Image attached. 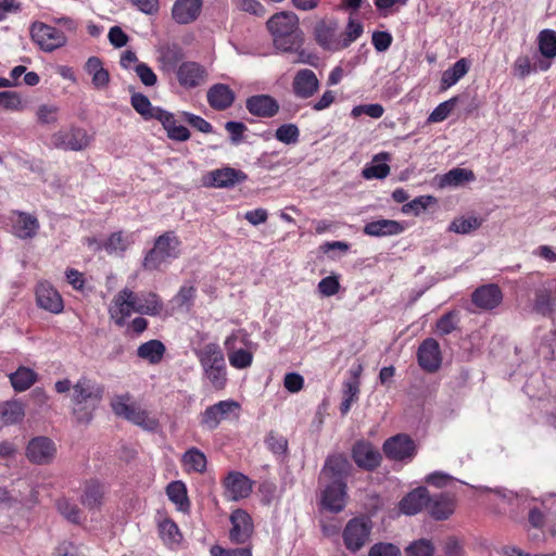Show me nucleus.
<instances>
[{
	"mask_svg": "<svg viewBox=\"0 0 556 556\" xmlns=\"http://www.w3.org/2000/svg\"><path fill=\"white\" fill-rule=\"evenodd\" d=\"M230 522L229 540L233 544H245L254 532L251 516L245 510L236 509L230 515Z\"/></svg>",
	"mask_w": 556,
	"mask_h": 556,
	"instance_id": "4468645a",
	"label": "nucleus"
},
{
	"mask_svg": "<svg viewBox=\"0 0 556 556\" xmlns=\"http://www.w3.org/2000/svg\"><path fill=\"white\" fill-rule=\"evenodd\" d=\"M404 231L401 223L392 219L374 220L365 225L364 232L371 237L400 235Z\"/></svg>",
	"mask_w": 556,
	"mask_h": 556,
	"instance_id": "473e14b6",
	"label": "nucleus"
},
{
	"mask_svg": "<svg viewBox=\"0 0 556 556\" xmlns=\"http://www.w3.org/2000/svg\"><path fill=\"white\" fill-rule=\"evenodd\" d=\"M417 358L419 366L428 371L435 372L442 364L440 345L437 340L428 338L418 348Z\"/></svg>",
	"mask_w": 556,
	"mask_h": 556,
	"instance_id": "2eb2a0df",
	"label": "nucleus"
},
{
	"mask_svg": "<svg viewBox=\"0 0 556 556\" xmlns=\"http://www.w3.org/2000/svg\"><path fill=\"white\" fill-rule=\"evenodd\" d=\"M481 226V220L477 217H458L448 226V230L455 233L466 235Z\"/></svg>",
	"mask_w": 556,
	"mask_h": 556,
	"instance_id": "603ef678",
	"label": "nucleus"
},
{
	"mask_svg": "<svg viewBox=\"0 0 556 556\" xmlns=\"http://www.w3.org/2000/svg\"><path fill=\"white\" fill-rule=\"evenodd\" d=\"M383 452L391 459L404 460L415 455L416 446L408 435L397 434L384 442Z\"/></svg>",
	"mask_w": 556,
	"mask_h": 556,
	"instance_id": "dca6fc26",
	"label": "nucleus"
},
{
	"mask_svg": "<svg viewBox=\"0 0 556 556\" xmlns=\"http://www.w3.org/2000/svg\"><path fill=\"white\" fill-rule=\"evenodd\" d=\"M434 551L433 543L427 539L416 540L405 548L407 556H433Z\"/></svg>",
	"mask_w": 556,
	"mask_h": 556,
	"instance_id": "5fc2aeb1",
	"label": "nucleus"
},
{
	"mask_svg": "<svg viewBox=\"0 0 556 556\" xmlns=\"http://www.w3.org/2000/svg\"><path fill=\"white\" fill-rule=\"evenodd\" d=\"M139 77L140 81L148 87L154 86L157 81L155 73L146 63H140L135 66L134 71Z\"/></svg>",
	"mask_w": 556,
	"mask_h": 556,
	"instance_id": "69168bd1",
	"label": "nucleus"
},
{
	"mask_svg": "<svg viewBox=\"0 0 556 556\" xmlns=\"http://www.w3.org/2000/svg\"><path fill=\"white\" fill-rule=\"evenodd\" d=\"M59 514L68 522L80 525L85 519L83 510L75 502L67 497H61L55 502Z\"/></svg>",
	"mask_w": 556,
	"mask_h": 556,
	"instance_id": "4c0bfd02",
	"label": "nucleus"
},
{
	"mask_svg": "<svg viewBox=\"0 0 556 556\" xmlns=\"http://www.w3.org/2000/svg\"><path fill=\"white\" fill-rule=\"evenodd\" d=\"M240 409V404L235 400L219 401L207 406L200 414V425L204 430L213 431L217 429L223 421L239 419Z\"/></svg>",
	"mask_w": 556,
	"mask_h": 556,
	"instance_id": "39448f33",
	"label": "nucleus"
},
{
	"mask_svg": "<svg viewBox=\"0 0 556 556\" xmlns=\"http://www.w3.org/2000/svg\"><path fill=\"white\" fill-rule=\"evenodd\" d=\"M36 300L39 307L59 314L63 311V300L60 293L48 282H40L36 289Z\"/></svg>",
	"mask_w": 556,
	"mask_h": 556,
	"instance_id": "5701e85b",
	"label": "nucleus"
},
{
	"mask_svg": "<svg viewBox=\"0 0 556 556\" xmlns=\"http://www.w3.org/2000/svg\"><path fill=\"white\" fill-rule=\"evenodd\" d=\"M247 174L232 167H223L211 170L205 176V184L214 188H229L245 181Z\"/></svg>",
	"mask_w": 556,
	"mask_h": 556,
	"instance_id": "a211bd4d",
	"label": "nucleus"
},
{
	"mask_svg": "<svg viewBox=\"0 0 556 556\" xmlns=\"http://www.w3.org/2000/svg\"><path fill=\"white\" fill-rule=\"evenodd\" d=\"M533 311L541 315H547L552 311V294L547 289H538L533 303Z\"/></svg>",
	"mask_w": 556,
	"mask_h": 556,
	"instance_id": "13d9d810",
	"label": "nucleus"
},
{
	"mask_svg": "<svg viewBox=\"0 0 556 556\" xmlns=\"http://www.w3.org/2000/svg\"><path fill=\"white\" fill-rule=\"evenodd\" d=\"M211 556H252L251 546L238 548H223L219 545H214L210 549Z\"/></svg>",
	"mask_w": 556,
	"mask_h": 556,
	"instance_id": "0e129e2a",
	"label": "nucleus"
},
{
	"mask_svg": "<svg viewBox=\"0 0 556 556\" xmlns=\"http://www.w3.org/2000/svg\"><path fill=\"white\" fill-rule=\"evenodd\" d=\"M163 309V303L155 293H144L139 296L137 313L155 316Z\"/></svg>",
	"mask_w": 556,
	"mask_h": 556,
	"instance_id": "49530a36",
	"label": "nucleus"
},
{
	"mask_svg": "<svg viewBox=\"0 0 556 556\" xmlns=\"http://www.w3.org/2000/svg\"><path fill=\"white\" fill-rule=\"evenodd\" d=\"M59 108L54 104H41L37 112V118L41 124H54L58 121Z\"/></svg>",
	"mask_w": 556,
	"mask_h": 556,
	"instance_id": "052dcab7",
	"label": "nucleus"
},
{
	"mask_svg": "<svg viewBox=\"0 0 556 556\" xmlns=\"http://www.w3.org/2000/svg\"><path fill=\"white\" fill-rule=\"evenodd\" d=\"M434 201L431 195L417 197L410 202L405 203L402 206V212L406 215L413 214L418 216L421 212L426 211L430 203Z\"/></svg>",
	"mask_w": 556,
	"mask_h": 556,
	"instance_id": "4d7b16f0",
	"label": "nucleus"
},
{
	"mask_svg": "<svg viewBox=\"0 0 556 556\" xmlns=\"http://www.w3.org/2000/svg\"><path fill=\"white\" fill-rule=\"evenodd\" d=\"M93 137L80 127L60 129L51 137L52 144L65 151H83L92 142Z\"/></svg>",
	"mask_w": 556,
	"mask_h": 556,
	"instance_id": "0eeeda50",
	"label": "nucleus"
},
{
	"mask_svg": "<svg viewBox=\"0 0 556 556\" xmlns=\"http://www.w3.org/2000/svg\"><path fill=\"white\" fill-rule=\"evenodd\" d=\"M111 407L116 416L123 417L146 430H155L159 426L155 418L131 402L129 394L114 396L111 401Z\"/></svg>",
	"mask_w": 556,
	"mask_h": 556,
	"instance_id": "20e7f679",
	"label": "nucleus"
},
{
	"mask_svg": "<svg viewBox=\"0 0 556 556\" xmlns=\"http://www.w3.org/2000/svg\"><path fill=\"white\" fill-rule=\"evenodd\" d=\"M252 481L241 472L231 471L224 480L225 496L230 501H240L252 492Z\"/></svg>",
	"mask_w": 556,
	"mask_h": 556,
	"instance_id": "6ab92c4d",
	"label": "nucleus"
},
{
	"mask_svg": "<svg viewBox=\"0 0 556 556\" xmlns=\"http://www.w3.org/2000/svg\"><path fill=\"white\" fill-rule=\"evenodd\" d=\"M27 102L15 91H0V110L22 112L26 109Z\"/></svg>",
	"mask_w": 556,
	"mask_h": 556,
	"instance_id": "09e8293b",
	"label": "nucleus"
},
{
	"mask_svg": "<svg viewBox=\"0 0 556 556\" xmlns=\"http://www.w3.org/2000/svg\"><path fill=\"white\" fill-rule=\"evenodd\" d=\"M182 463L188 471L204 472L206 469V456L198 448L188 450L182 456Z\"/></svg>",
	"mask_w": 556,
	"mask_h": 556,
	"instance_id": "de8ad7c7",
	"label": "nucleus"
},
{
	"mask_svg": "<svg viewBox=\"0 0 556 556\" xmlns=\"http://www.w3.org/2000/svg\"><path fill=\"white\" fill-rule=\"evenodd\" d=\"M159 532L164 544L169 547H176L182 541V534L172 519L162 520L159 523Z\"/></svg>",
	"mask_w": 556,
	"mask_h": 556,
	"instance_id": "37998d69",
	"label": "nucleus"
},
{
	"mask_svg": "<svg viewBox=\"0 0 556 556\" xmlns=\"http://www.w3.org/2000/svg\"><path fill=\"white\" fill-rule=\"evenodd\" d=\"M29 33L31 40L45 52H53L67 43L62 30L42 22H34Z\"/></svg>",
	"mask_w": 556,
	"mask_h": 556,
	"instance_id": "423d86ee",
	"label": "nucleus"
},
{
	"mask_svg": "<svg viewBox=\"0 0 556 556\" xmlns=\"http://www.w3.org/2000/svg\"><path fill=\"white\" fill-rule=\"evenodd\" d=\"M372 523L369 518L351 519L342 533L345 547L353 553L359 551L369 541Z\"/></svg>",
	"mask_w": 556,
	"mask_h": 556,
	"instance_id": "6e6552de",
	"label": "nucleus"
},
{
	"mask_svg": "<svg viewBox=\"0 0 556 556\" xmlns=\"http://www.w3.org/2000/svg\"><path fill=\"white\" fill-rule=\"evenodd\" d=\"M241 338V342L245 346H250L245 340V334L241 331L232 332L224 342L225 349L228 354L230 365L237 369H245L252 365L253 352L248 349H237L236 342Z\"/></svg>",
	"mask_w": 556,
	"mask_h": 556,
	"instance_id": "9d476101",
	"label": "nucleus"
},
{
	"mask_svg": "<svg viewBox=\"0 0 556 556\" xmlns=\"http://www.w3.org/2000/svg\"><path fill=\"white\" fill-rule=\"evenodd\" d=\"M355 372L354 378L345 381L343 383V400L340 406V410L342 415H346L351 409L353 403L358 400L359 396V381H358V372Z\"/></svg>",
	"mask_w": 556,
	"mask_h": 556,
	"instance_id": "a19ab883",
	"label": "nucleus"
},
{
	"mask_svg": "<svg viewBox=\"0 0 556 556\" xmlns=\"http://www.w3.org/2000/svg\"><path fill=\"white\" fill-rule=\"evenodd\" d=\"M362 34L363 25L351 17L345 30L340 33V43L342 45V50L348 48L352 42L359 38Z\"/></svg>",
	"mask_w": 556,
	"mask_h": 556,
	"instance_id": "864d4df0",
	"label": "nucleus"
},
{
	"mask_svg": "<svg viewBox=\"0 0 556 556\" xmlns=\"http://www.w3.org/2000/svg\"><path fill=\"white\" fill-rule=\"evenodd\" d=\"M10 222L13 235L24 240L34 238L40 227L37 217L25 212H12Z\"/></svg>",
	"mask_w": 556,
	"mask_h": 556,
	"instance_id": "412c9836",
	"label": "nucleus"
},
{
	"mask_svg": "<svg viewBox=\"0 0 556 556\" xmlns=\"http://www.w3.org/2000/svg\"><path fill=\"white\" fill-rule=\"evenodd\" d=\"M267 28L278 50L292 52L302 46L303 33L299 26V17L293 12L276 13L267 21Z\"/></svg>",
	"mask_w": 556,
	"mask_h": 556,
	"instance_id": "f257e3e1",
	"label": "nucleus"
},
{
	"mask_svg": "<svg viewBox=\"0 0 556 556\" xmlns=\"http://www.w3.org/2000/svg\"><path fill=\"white\" fill-rule=\"evenodd\" d=\"M36 380V372L27 367H20L15 372L10 375L12 387L18 392L29 389Z\"/></svg>",
	"mask_w": 556,
	"mask_h": 556,
	"instance_id": "c03bdc74",
	"label": "nucleus"
},
{
	"mask_svg": "<svg viewBox=\"0 0 556 556\" xmlns=\"http://www.w3.org/2000/svg\"><path fill=\"white\" fill-rule=\"evenodd\" d=\"M168 498L177 506L180 511H188L190 502L187 495V488L182 481H173L166 486Z\"/></svg>",
	"mask_w": 556,
	"mask_h": 556,
	"instance_id": "58836bf2",
	"label": "nucleus"
},
{
	"mask_svg": "<svg viewBox=\"0 0 556 556\" xmlns=\"http://www.w3.org/2000/svg\"><path fill=\"white\" fill-rule=\"evenodd\" d=\"M195 298V288L192 286H182L175 296V301L181 307L189 308Z\"/></svg>",
	"mask_w": 556,
	"mask_h": 556,
	"instance_id": "774afa93",
	"label": "nucleus"
},
{
	"mask_svg": "<svg viewBox=\"0 0 556 556\" xmlns=\"http://www.w3.org/2000/svg\"><path fill=\"white\" fill-rule=\"evenodd\" d=\"M340 283L337 277L328 276L318 283V291L323 296H332L338 293Z\"/></svg>",
	"mask_w": 556,
	"mask_h": 556,
	"instance_id": "338daca9",
	"label": "nucleus"
},
{
	"mask_svg": "<svg viewBox=\"0 0 556 556\" xmlns=\"http://www.w3.org/2000/svg\"><path fill=\"white\" fill-rule=\"evenodd\" d=\"M351 465L344 455L338 454L329 456L321 471V478L343 481L349 473Z\"/></svg>",
	"mask_w": 556,
	"mask_h": 556,
	"instance_id": "7c9ffc66",
	"label": "nucleus"
},
{
	"mask_svg": "<svg viewBox=\"0 0 556 556\" xmlns=\"http://www.w3.org/2000/svg\"><path fill=\"white\" fill-rule=\"evenodd\" d=\"M247 110L254 116L271 117L278 110V102L270 96L257 94L252 96L247 100Z\"/></svg>",
	"mask_w": 556,
	"mask_h": 556,
	"instance_id": "bb28decb",
	"label": "nucleus"
},
{
	"mask_svg": "<svg viewBox=\"0 0 556 556\" xmlns=\"http://www.w3.org/2000/svg\"><path fill=\"white\" fill-rule=\"evenodd\" d=\"M131 105L144 119H154V115H156V111H160L161 108L152 106L148 97L142 93H134L131 96Z\"/></svg>",
	"mask_w": 556,
	"mask_h": 556,
	"instance_id": "8fccbe9b",
	"label": "nucleus"
},
{
	"mask_svg": "<svg viewBox=\"0 0 556 556\" xmlns=\"http://www.w3.org/2000/svg\"><path fill=\"white\" fill-rule=\"evenodd\" d=\"M104 486L98 481L89 480L83 485L79 501L88 510H99L104 503Z\"/></svg>",
	"mask_w": 556,
	"mask_h": 556,
	"instance_id": "a878e982",
	"label": "nucleus"
},
{
	"mask_svg": "<svg viewBox=\"0 0 556 556\" xmlns=\"http://www.w3.org/2000/svg\"><path fill=\"white\" fill-rule=\"evenodd\" d=\"M139 295L125 288L114 296L109 309L110 316L116 325L123 326L131 313H137Z\"/></svg>",
	"mask_w": 556,
	"mask_h": 556,
	"instance_id": "1a4fd4ad",
	"label": "nucleus"
},
{
	"mask_svg": "<svg viewBox=\"0 0 556 556\" xmlns=\"http://www.w3.org/2000/svg\"><path fill=\"white\" fill-rule=\"evenodd\" d=\"M178 83L184 88H195L204 84L207 79L205 67L197 62H182L176 72Z\"/></svg>",
	"mask_w": 556,
	"mask_h": 556,
	"instance_id": "f3484780",
	"label": "nucleus"
},
{
	"mask_svg": "<svg viewBox=\"0 0 556 556\" xmlns=\"http://www.w3.org/2000/svg\"><path fill=\"white\" fill-rule=\"evenodd\" d=\"M195 355L203 369L204 378L210 382L213 389L220 391L226 388L227 366L224 353L218 344L207 343L195 351Z\"/></svg>",
	"mask_w": 556,
	"mask_h": 556,
	"instance_id": "f03ea898",
	"label": "nucleus"
},
{
	"mask_svg": "<svg viewBox=\"0 0 556 556\" xmlns=\"http://www.w3.org/2000/svg\"><path fill=\"white\" fill-rule=\"evenodd\" d=\"M469 67L470 62L467 59H459L452 67L443 72L441 77V89L446 90L459 81L468 73Z\"/></svg>",
	"mask_w": 556,
	"mask_h": 556,
	"instance_id": "72a5a7b5",
	"label": "nucleus"
},
{
	"mask_svg": "<svg viewBox=\"0 0 556 556\" xmlns=\"http://www.w3.org/2000/svg\"><path fill=\"white\" fill-rule=\"evenodd\" d=\"M86 72L92 77V85L96 89H104L110 81L109 72L103 67L101 60L91 56L85 65Z\"/></svg>",
	"mask_w": 556,
	"mask_h": 556,
	"instance_id": "f704fd0d",
	"label": "nucleus"
},
{
	"mask_svg": "<svg viewBox=\"0 0 556 556\" xmlns=\"http://www.w3.org/2000/svg\"><path fill=\"white\" fill-rule=\"evenodd\" d=\"M456 103V98H452L447 101L440 103L429 115L428 122L430 123H439L448 117L454 105Z\"/></svg>",
	"mask_w": 556,
	"mask_h": 556,
	"instance_id": "bf43d9fd",
	"label": "nucleus"
},
{
	"mask_svg": "<svg viewBox=\"0 0 556 556\" xmlns=\"http://www.w3.org/2000/svg\"><path fill=\"white\" fill-rule=\"evenodd\" d=\"M472 303L482 309H493L503 300V293L494 283L484 285L476 289L471 295Z\"/></svg>",
	"mask_w": 556,
	"mask_h": 556,
	"instance_id": "393cba45",
	"label": "nucleus"
},
{
	"mask_svg": "<svg viewBox=\"0 0 556 556\" xmlns=\"http://www.w3.org/2000/svg\"><path fill=\"white\" fill-rule=\"evenodd\" d=\"M475 180V174L472 170L467 168H453L446 174L442 175L439 179V186L445 187H458L466 182Z\"/></svg>",
	"mask_w": 556,
	"mask_h": 556,
	"instance_id": "e433bc0d",
	"label": "nucleus"
},
{
	"mask_svg": "<svg viewBox=\"0 0 556 556\" xmlns=\"http://www.w3.org/2000/svg\"><path fill=\"white\" fill-rule=\"evenodd\" d=\"M165 351L166 348L160 340H150L139 345L137 355L150 364L156 365L162 361Z\"/></svg>",
	"mask_w": 556,
	"mask_h": 556,
	"instance_id": "c9c22d12",
	"label": "nucleus"
},
{
	"mask_svg": "<svg viewBox=\"0 0 556 556\" xmlns=\"http://www.w3.org/2000/svg\"><path fill=\"white\" fill-rule=\"evenodd\" d=\"M266 444L268 448L277 455L285 454L288 450L287 439L283 435H280L275 432H270L268 434V437L266 438Z\"/></svg>",
	"mask_w": 556,
	"mask_h": 556,
	"instance_id": "680f3d73",
	"label": "nucleus"
},
{
	"mask_svg": "<svg viewBox=\"0 0 556 556\" xmlns=\"http://www.w3.org/2000/svg\"><path fill=\"white\" fill-rule=\"evenodd\" d=\"M180 244L181 241L174 231L164 232L155 239L153 248L147 253L143 268L150 271L161 269L168 260L179 256Z\"/></svg>",
	"mask_w": 556,
	"mask_h": 556,
	"instance_id": "7ed1b4c3",
	"label": "nucleus"
},
{
	"mask_svg": "<svg viewBox=\"0 0 556 556\" xmlns=\"http://www.w3.org/2000/svg\"><path fill=\"white\" fill-rule=\"evenodd\" d=\"M346 504V484L334 480L321 493V505L332 513L341 511Z\"/></svg>",
	"mask_w": 556,
	"mask_h": 556,
	"instance_id": "aec40b11",
	"label": "nucleus"
},
{
	"mask_svg": "<svg viewBox=\"0 0 556 556\" xmlns=\"http://www.w3.org/2000/svg\"><path fill=\"white\" fill-rule=\"evenodd\" d=\"M275 137L285 144H294L299 141L300 130L295 124H283L276 129Z\"/></svg>",
	"mask_w": 556,
	"mask_h": 556,
	"instance_id": "6e6d98bb",
	"label": "nucleus"
},
{
	"mask_svg": "<svg viewBox=\"0 0 556 556\" xmlns=\"http://www.w3.org/2000/svg\"><path fill=\"white\" fill-rule=\"evenodd\" d=\"M292 88L298 98L307 99L318 90L319 80L313 71L300 70L294 76Z\"/></svg>",
	"mask_w": 556,
	"mask_h": 556,
	"instance_id": "b1692460",
	"label": "nucleus"
},
{
	"mask_svg": "<svg viewBox=\"0 0 556 556\" xmlns=\"http://www.w3.org/2000/svg\"><path fill=\"white\" fill-rule=\"evenodd\" d=\"M201 0H177L173 7V17L179 24L193 22L200 14Z\"/></svg>",
	"mask_w": 556,
	"mask_h": 556,
	"instance_id": "c756f323",
	"label": "nucleus"
},
{
	"mask_svg": "<svg viewBox=\"0 0 556 556\" xmlns=\"http://www.w3.org/2000/svg\"><path fill=\"white\" fill-rule=\"evenodd\" d=\"M401 549L392 543H376L368 553V556H401Z\"/></svg>",
	"mask_w": 556,
	"mask_h": 556,
	"instance_id": "e2e57ef3",
	"label": "nucleus"
},
{
	"mask_svg": "<svg viewBox=\"0 0 556 556\" xmlns=\"http://www.w3.org/2000/svg\"><path fill=\"white\" fill-rule=\"evenodd\" d=\"M315 40L325 50L336 52L342 50L340 43L339 23L336 20H321L315 25Z\"/></svg>",
	"mask_w": 556,
	"mask_h": 556,
	"instance_id": "f8f14e48",
	"label": "nucleus"
},
{
	"mask_svg": "<svg viewBox=\"0 0 556 556\" xmlns=\"http://www.w3.org/2000/svg\"><path fill=\"white\" fill-rule=\"evenodd\" d=\"M207 102L208 104L218 111L226 110L229 108L235 101L233 91L224 84L213 85L207 91Z\"/></svg>",
	"mask_w": 556,
	"mask_h": 556,
	"instance_id": "2f4dec72",
	"label": "nucleus"
},
{
	"mask_svg": "<svg viewBox=\"0 0 556 556\" xmlns=\"http://www.w3.org/2000/svg\"><path fill=\"white\" fill-rule=\"evenodd\" d=\"M429 492L426 488L419 486L408 493L401 502L400 509L405 515H416L424 507L427 508Z\"/></svg>",
	"mask_w": 556,
	"mask_h": 556,
	"instance_id": "c85d7f7f",
	"label": "nucleus"
},
{
	"mask_svg": "<svg viewBox=\"0 0 556 556\" xmlns=\"http://www.w3.org/2000/svg\"><path fill=\"white\" fill-rule=\"evenodd\" d=\"M103 391V387L97 381L81 377L73 386L72 402L76 406L87 403L96 405L101 401Z\"/></svg>",
	"mask_w": 556,
	"mask_h": 556,
	"instance_id": "9b49d317",
	"label": "nucleus"
},
{
	"mask_svg": "<svg viewBox=\"0 0 556 556\" xmlns=\"http://www.w3.org/2000/svg\"><path fill=\"white\" fill-rule=\"evenodd\" d=\"M352 456L358 467L367 470L375 469L381 460L379 451L366 441H358L354 444Z\"/></svg>",
	"mask_w": 556,
	"mask_h": 556,
	"instance_id": "4be33fe9",
	"label": "nucleus"
},
{
	"mask_svg": "<svg viewBox=\"0 0 556 556\" xmlns=\"http://www.w3.org/2000/svg\"><path fill=\"white\" fill-rule=\"evenodd\" d=\"M539 48L541 53L548 59L556 56V31L545 29L539 36Z\"/></svg>",
	"mask_w": 556,
	"mask_h": 556,
	"instance_id": "3c124183",
	"label": "nucleus"
},
{
	"mask_svg": "<svg viewBox=\"0 0 556 556\" xmlns=\"http://www.w3.org/2000/svg\"><path fill=\"white\" fill-rule=\"evenodd\" d=\"M132 243L131 235L116 231L108 238L102 247L109 254L122 255Z\"/></svg>",
	"mask_w": 556,
	"mask_h": 556,
	"instance_id": "ea45409f",
	"label": "nucleus"
},
{
	"mask_svg": "<svg viewBox=\"0 0 556 556\" xmlns=\"http://www.w3.org/2000/svg\"><path fill=\"white\" fill-rule=\"evenodd\" d=\"M390 159V154L387 152H381L377 154L372 162L374 164L366 166L363 169V177L366 179H383L390 174V166L386 163H378L380 161H388Z\"/></svg>",
	"mask_w": 556,
	"mask_h": 556,
	"instance_id": "79ce46f5",
	"label": "nucleus"
},
{
	"mask_svg": "<svg viewBox=\"0 0 556 556\" xmlns=\"http://www.w3.org/2000/svg\"><path fill=\"white\" fill-rule=\"evenodd\" d=\"M25 416L22 403L17 401L5 402L0 405V417L5 425L21 421Z\"/></svg>",
	"mask_w": 556,
	"mask_h": 556,
	"instance_id": "a18cd8bd",
	"label": "nucleus"
},
{
	"mask_svg": "<svg viewBox=\"0 0 556 556\" xmlns=\"http://www.w3.org/2000/svg\"><path fill=\"white\" fill-rule=\"evenodd\" d=\"M56 454L55 443L47 437L31 439L26 447L27 458L37 465L50 464Z\"/></svg>",
	"mask_w": 556,
	"mask_h": 556,
	"instance_id": "ddd939ff",
	"label": "nucleus"
},
{
	"mask_svg": "<svg viewBox=\"0 0 556 556\" xmlns=\"http://www.w3.org/2000/svg\"><path fill=\"white\" fill-rule=\"evenodd\" d=\"M454 508L455 503L451 495L446 493L429 495L427 509L433 518L438 520L447 519L453 514Z\"/></svg>",
	"mask_w": 556,
	"mask_h": 556,
	"instance_id": "cd10ccee",
	"label": "nucleus"
}]
</instances>
